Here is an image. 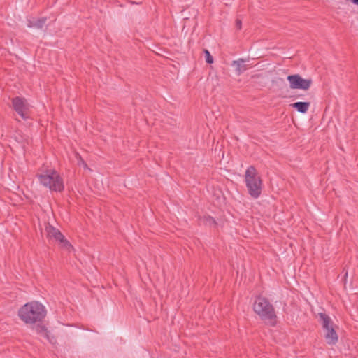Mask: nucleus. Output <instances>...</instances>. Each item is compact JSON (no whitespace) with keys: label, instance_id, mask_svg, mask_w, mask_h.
<instances>
[{"label":"nucleus","instance_id":"nucleus-2","mask_svg":"<svg viewBox=\"0 0 358 358\" xmlns=\"http://www.w3.org/2000/svg\"><path fill=\"white\" fill-rule=\"evenodd\" d=\"M40 182L51 191L61 192L64 189V182L59 173L55 170H47L38 175Z\"/></svg>","mask_w":358,"mask_h":358},{"label":"nucleus","instance_id":"nucleus-13","mask_svg":"<svg viewBox=\"0 0 358 358\" xmlns=\"http://www.w3.org/2000/svg\"><path fill=\"white\" fill-rule=\"evenodd\" d=\"M204 53H205V56H206V62L208 64H212L213 62V57L210 55L209 51L206 50L204 51Z\"/></svg>","mask_w":358,"mask_h":358},{"label":"nucleus","instance_id":"nucleus-4","mask_svg":"<svg viewBox=\"0 0 358 358\" xmlns=\"http://www.w3.org/2000/svg\"><path fill=\"white\" fill-rule=\"evenodd\" d=\"M245 180L250 194L257 198L261 194L262 180L253 166L246 170Z\"/></svg>","mask_w":358,"mask_h":358},{"label":"nucleus","instance_id":"nucleus-6","mask_svg":"<svg viewBox=\"0 0 358 358\" xmlns=\"http://www.w3.org/2000/svg\"><path fill=\"white\" fill-rule=\"evenodd\" d=\"M287 80L289 81L290 89L302 90L304 91L309 90L313 83L312 79H304L299 74L288 76Z\"/></svg>","mask_w":358,"mask_h":358},{"label":"nucleus","instance_id":"nucleus-16","mask_svg":"<svg viewBox=\"0 0 358 358\" xmlns=\"http://www.w3.org/2000/svg\"><path fill=\"white\" fill-rule=\"evenodd\" d=\"M236 27L238 29H240L241 28V20H237L236 22Z\"/></svg>","mask_w":358,"mask_h":358},{"label":"nucleus","instance_id":"nucleus-10","mask_svg":"<svg viewBox=\"0 0 358 358\" xmlns=\"http://www.w3.org/2000/svg\"><path fill=\"white\" fill-rule=\"evenodd\" d=\"M310 103L309 102H296L290 105L292 108H295L298 112L306 113L309 108Z\"/></svg>","mask_w":358,"mask_h":358},{"label":"nucleus","instance_id":"nucleus-1","mask_svg":"<svg viewBox=\"0 0 358 358\" xmlns=\"http://www.w3.org/2000/svg\"><path fill=\"white\" fill-rule=\"evenodd\" d=\"M45 306L36 301L22 306L18 310L20 319L27 325H34L41 322L46 316Z\"/></svg>","mask_w":358,"mask_h":358},{"label":"nucleus","instance_id":"nucleus-12","mask_svg":"<svg viewBox=\"0 0 358 358\" xmlns=\"http://www.w3.org/2000/svg\"><path fill=\"white\" fill-rule=\"evenodd\" d=\"M45 23L44 19H41L37 21L29 22V27L41 28Z\"/></svg>","mask_w":358,"mask_h":358},{"label":"nucleus","instance_id":"nucleus-14","mask_svg":"<svg viewBox=\"0 0 358 358\" xmlns=\"http://www.w3.org/2000/svg\"><path fill=\"white\" fill-rule=\"evenodd\" d=\"M16 138V141L22 144H24L25 142H28V137L27 136H20L19 135V136H16L15 137Z\"/></svg>","mask_w":358,"mask_h":358},{"label":"nucleus","instance_id":"nucleus-5","mask_svg":"<svg viewBox=\"0 0 358 358\" xmlns=\"http://www.w3.org/2000/svg\"><path fill=\"white\" fill-rule=\"evenodd\" d=\"M320 322L322 326L324 337L327 343L329 345H334L338 341V334H336L334 324L331 318L323 313L318 314Z\"/></svg>","mask_w":358,"mask_h":358},{"label":"nucleus","instance_id":"nucleus-8","mask_svg":"<svg viewBox=\"0 0 358 358\" xmlns=\"http://www.w3.org/2000/svg\"><path fill=\"white\" fill-rule=\"evenodd\" d=\"M45 231L47 232V235L48 238H53L56 241H58L60 244V246L67 250H70L72 248L71 245L69 242L64 238V236L61 234V232L53 227L51 225H48L45 227Z\"/></svg>","mask_w":358,"mask_h":358},{"label":"nucleus","instance_id":"nucleus-3","mask_svg":"<svg viewBox=\"0 0 358 358\" xmlns=\"http://www.w3.org/2000/svg\"><path fill=\"white\" fill-rule=\"evenodd\" d=\"M254 311L261 317L262 320L269 323L274 324V319L275 314L273 306L270 304L267 299L258 297L253 305Z\"/></svg>","mask_w":358,"mask_h":358},{"label":"nucleus","instance_id":"nucleus-7","mask_svg":"<svg viewBox=\"0 0 358 358\" xmlns=\"http://www.w3.org/2000/svg\"><path fill=\"white\" fill-rule=\"evenodd\" d=\"M12 106L13 109L23 119L29 117L31 106L24 98L19 96L13 98L12 99Z\"/></svg>","mask_w":358,"mask_h":358},{"label":"nucleus","instance_id":"nucleus-9","mask_svg":"<svg viewBox=\"0 0 358 358\" xmlns=\"http://www.w3.org/2000/svg\"><path fill=\"white\" fill-rule=\"evenodd\" d=\"M36 325L35 327V331L37 334L41 336L46 338L50 343H53L55 342V338L53 337H50L49 335V332L45 326L41 324V322L36 323Z\"/></svg>","mask_w":358,"mask_h":358},{"label":"nucleus","instance_id":"nucleus-17","mask_svg":"<svg viewBox=\"0 0 358 358\" xmlns=\"http://www.w3.org/2000/svg\"><path fill=\"white\" fill-rule=\"evenodd\" d=\"M210 220L214 222V220L212 218H210Z\"/></svg>","mask_w":358,"mask_h":358},{"label":"nucleus","instance_id":"nucleus-15","mask_svg":"<svg viewBox=\"0 0 358 358\" xmlns=\"http://www.w3.org/2000/svg\"><path fill=\"white\" fill-rule=\"evenodd\" d=\"M78 164H82L85 169L87 168V166L85 164V162L80 157L78 158Z\"/></svg>","mask_w":358,"mask_h":358},{"label":"nucleus","instance_id":"nucleus-11","mask_svg":"<svg viewBox=\"0 0 358 358\" xmlns=\"http://www.w3.org/2000/svg\"><path fill=\"white\" fill-rule=\"evenodd\" d=\"M245 62L246 60L244 59H239L233 62L232 65L236 66V71L238 75L248 69L247 66L243 64Z\"/></svg>","mask_w":358,"mask_h":358}]
</instances>
